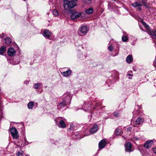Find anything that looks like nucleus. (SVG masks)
<instances>
[{
	"label": "nucleus",
	"instance_id": "7",
	"mask_svg": "<svg viewBox=\"0 0 156 156\" xmlns=\"http://www.w3.org/2000/svg\"><path fill=\"white\" fill-rule=\"evenodd\" d=\"M7 53L9 56H12L15 55L16 51L13 48H10L9 49Z\"/></svg>",
	"mask_w": 156,
	"mask_h": 156
},
{
	"label": "nucleus",
	"instance_id": "29",
	"mask_svg": "<svg viewBox=\"0 0 156 156\" xmlns=\"http://www.w3.org/2000/svg\"><path fill=\"white\" fill-rule=\"evenodd\" d=\"M132 129V128L131 127H129L127 129V132H128V133L129 134V135H130L131 133V131Z\"/></svg>",
	"mask_w": 156,
	"mask_h": 156
},
{
	"label": "nucleus",
	"instance_id": "9",
	"mask_svg": "<svg viewBox=\"0 0 156 156\" xmlns=\"http://www.w3.org/2000/svg\"><path fill=\"white\" fill-rule=\"evenodd\" d=\"M106 145V140L103 139L101 140L99 143L98 147L100 149L103 148Z\"/></svg>",
	"mask_w": 156,
	"mask_h": 156
},
{
	"label": "nucleus",
	"instance_id": "33",
	"mask_svg": "<svg viewBox=\"0 0 156 156\" xmlns=\"http://www.w3.org/2000/svg\"><path fill=\"white\" fill-rule=\"evenodd\" d=\"M142 2L143 4L144 5L147 7V8H148V6L147 5L146 2L144 1H142Z\"/></svg>",
	"mask_w": 156,
	"mask_h": 156
},
{
	"label": "nucleus",
	"instance_id": "34",
	"mask_svg": "<svg viewBox=\"0 0 156 156\" xmlns=\"http://www.w3.org/2000/svg\"><path fill=\"white\" fill-rule=\"evenodd\" d=\"M2 36H1V34H0V37H1L2 38H3L4 37V33H2Z\"/></svg>",
	"mask_w": 156,
	"mask_h": 156
},
{
	"label": "nucleus",
	"instance_id": "14",
	"mask_svg": "<svg viewBox=\"0 0 156 156\" xmlns=\"http://www.w3.org/2000/svg\"><path fill=\"white\" fill-rule=\"evenodd\" d=\"M126 62L128 63H130L131 62H132L133 61V59L132 55H128L126 58Z\"/></svg>",
	"mask_w": 156,
	"mask_h": 156
},
{
	"label": "nucleus",
	"instance_id": "3",
	"mask_svg": "<svg viewBox=\"0 0 156 156\" xmlns=\"http://www.w3.org/2000/svg\"><path fill=\"white\" fill-rule=\"evenodd\" d=\"M73 11L72 10H70V12L72 13L71 16V19L72 20H75L77 19L81 16V12H76L73 13H72Z\"/></svg>",
	"mask_w": 156,
	"mask_h": 156
},
{
	"label": "nucleus",
	"instance_id": "19",
	"mask_svg": "<svg viewBox=\"0 0 156 156\" xmlns=\"http://www.w3.org/2000/svg\"><path fill=\"white\" fill-rule=\"evenodd\" d=\"M34 105V103L33 101L29 102L27 104V107L29 109H31L33 108Z\"/></svg>",
	"mask_w": 156,
	"mask_h": 156
},
{
	"label": "nucleus",
	"instance_id": "20",
	"mask_svg": "<svg viewBox=\"0 0 156 156\" xmlns=\"http://www.w3.org/2000/svg\"><path fill=\"white\" fill-rule=\"evenodd\" d=\"M140 22L143 25V26L146 27L149 30H150V28L149 26L144 22L143 21H140Z\"/></svg>",
	"mask_w": 156,
	"mask_h": 156
},
{
	"label": "nucleus",
	"instance_id": "36",
	"mask_svg": "<svg viewBox=\"0 0 156 156\" xmlns=\"http://www.w3.org/2000/svg\"><path fill=\"white\" fill-rule=\"evenodd\" d=\"M75 135V136H76V139H77L78 138H79V137L78 136V135L77 134H76Z\"/></svg>",
	"mask_w": 156,
	"mask_h": 156
},
{
	"label": "nucleus",
	"instance_id": "4",
	"mask_svg": "<svg viewBox=\"0 0 156 156\" xmlns=\"http://www.w3.org/2000/svg\"><path fill=\"white\" fill-rule=\"evenodd\" d=\"M88 31L87 26H83L81 27L80 29V32L81 33L82 35H85L87 33Z\"/></svg>",
	"mask_w": 156,
	"mask_h": 156
},
{
	"label": "nucleus",
	"instance_id": "23",
	"mask_svg": "<svg viewBox=\"0 0 156 156\" xmlns=\"http://www.w3.org/2000/svg\"><path fill=\"white\" fill-rule=\"evenodd\" d=\"M115 133L117 135H119L121 134V131L120 129L117 128L115 130Z\"/></svg>",
	"mask_w": 156,
	"mask_h": 156
},
{
	"label": "nucleus",
	"instance_id": "6",
	"mask_svg": "<svg viewBox=\"0 0 156 156\" xmlns=\"http://www.w3.org/2000/svg\"><path fill=\"white\" fill-rule=\"evenodd\" d=\"M98 129V125L95 124L94 125L93 127L90 130L91 134H94L96 133Z\"/></svg>",
	"mask_w": 156,
	"mask_h": 156
},
{
	"label": "nucleus",
	"instance_id": "17",
	"mask_svg": "<svg viewBox=\"0 0 156 156\" xmlns=\"http://www.w3.org/2000/svg\"><path fill=\"white\" fill-rule=\"evenodd\" d=\"M6 47L2 46L0 48V54L2 55L6 51Z\"/></svg>",
	"mask_w": 156,
	"mask_h": 156
},
{
	"label": "nucleus",
	"instance_id": "18",
	"mask_svg": "<svg viewBox=\"0 0 156 156\" xmlns=\"http://www.w3.org/2000/svg\"><path fill=\"white\" fill-rule=\"evenodd\" d=\"M5 43L7 44H9L12 42V39L10 37H7L5 39Z\"/></svg>",
	"mask_w": 156,
	"mask_h": 156
},
{
	"label": "nucleus",
	"instance_id": "1",
	"mask_svg": "<svg viewBox=\"0 0 156 156\" xmlns=\"http://www.w3.org/2000/svg\"><path fill=\"white\" fill-rule=\"evenodd\" d=\"M76 5V2L71 0H63V5L65 10H67L68 9L73 8Z\"/></svg>",
	"mask_w": 156,
	"mask_h": 156
},
{
	"label": "nucleus",
	"instance_id": "30",
	"mask_svg": "<svg viewBox=\"0 0 156 156\" xmlns=\"http://www.w3.org/2000/svg\"><path fill=\"white\" fill-rule=\"evenodd\" d=\"M131 5L134 7H136V2H135L134 3H132L131 4Z\"/></svg>",
	"mask_w": 156,
	"mask_h": 156
},
{
	"label": "nucleus",
	"instance_id": "13",
	"mask_svg": "<svg viewBox=\"0 0 156 156\" xmlns=\"http://www.w3.org/2000/svg\"><path fill=\"white\" fill-rule=\"evenodd\" d=\"M59 125H58L59 127L62 128H64L66 127V124L63 120H60L59 122Z\"/></svg>",
	"mask_w": 156,
	"mask_h": 156
},
{
	"label": "nucleus",
	"instance_id": "21",
	"mask_svg": "<svg viewBox=\"0 0 156 156\" xmlns=\"http://www.w3.org/2000/svg\"><path fill=\"white\" fill-rule=\"evenodd\" d=\"M66 102L65 101H63L61 102L58 105V106H60L61 107L65 106L66 105Z\"/></svg>",
	"mask_w": 156,
	"mask_h": 156
},
{
	"label": "nucleus",
	"instance_id": "37",
	"mask_svg": "<svg viewBox=\"0 0 156 156\" xmlns=\"http://www.w3.org/2000/svg\"><path fill=\"white\" fill-rule=\"evenodd\" d=\"M132 16H133L134 18H135V19H136V17L135 15H133Z\"/></svg>",
	"mask_w": 156,
	"mask_h": 156
},
{
	"label": "nucleus",
	"instance_id": "31",
	"mask_svg": "<svg viewBox=\"0 0 156 156\" xmlns=\"http://www.w3.org/2000/svg\"><path fill=\"white\" fill-rule=\"evenodd\" d=\"M108 49L110 51H112V49H113L112 46H111V45L109 46L108 47Z\"/></svg>",
	"mask_w": 156,
	"mask_h": 156
},
{
	"label": "nucleus",
	"instance_id": "44",
	"mask_svg": "<svg viewBox=\"0 0 156 156\" xmlns=\"http://www.w3.org/2000/svg\"><path fill=\"white\" fill-rule=\"evenodd\" d=\"M137 140H139V139H138V138H137Z\"/></svg>",
	"mask_w": 156,
	"mask_h": 156
},
{
	"label": "nucleus",
	"instance_id": "32",
	"mask_svg": "<svg viewBox=\"0 0 156 156\" xmlns=\"http://www.w3.org/2000/svg\"><path fill=\"white\" fill-rule=\"evenodd\" d=\"M114 115L116 117H119V114L117 112H115L114 113Z\"/></svg>",
	"mask_w": 156,
	"mask_h": 156
},
{
	"label": "nucleus",
	"instance_id": "28",
	"mask_svg": "<svg viewBox=\"0 0 156 156\" xmlns=\"http://www.w3.org/2000/svg\"><path fill=\"white\" fill-rule=\"evenodd\" d=\"M23 153V151L20 150V151L17 152L16 154V156H20V155H22Z\"/></svg>",
	"mask_w": 156,
	"mask_h": 156
},
{
	"label": "nucleus",
	"instance_id": "10",
	"mask_svg": "<svg viewBox=\"0 0 156 156\" xmlns=\"http://www.w3.org/2000/svg\"><path fill=\"white\" fill-rule=\"evenodd\" d=\"M51 33L48 30H44L43 33V36L46 37L48 38L51 36Z\"/></svg>",
	"mask_w": 156,
	"mask_h": 156
},
{
	"label": "nucleus",
	"instance_id": "25",
	"mask_svg": "<svg viewBox=\"0 0 156 156\" xmlns=\"http://www.w3.org/2000/svg\"><path fill=\"white\" fill-rule=\"evenodd\" d=\"M137 7H138V10L139 11H140L141 9V8L140 7L142 6V4L140 2H137Z\"/></svg>",
	"mask_w": 156,
	"mask_h": 156
},
{
	"label": "nucleus",
	"instance_id": "12",
	"mask_svg": "<svg viewBox=\"0 0 156 156\" xmlns=\"http://www.w3.org/2000/svg\"><path fill=\"white\" fill-rule=\"evenodd\" d=\"M71 73V70L70 69H68L66 71L63 72L62 74L64 76L67 77L70 75Z\"/></svg>",
	"mask_w": 156,
	"mask_h": 156
},
{
	"label": "nucleus",
	"instance_id": "39",
	"mask_svg": "<svg viewBox=\"0 0 156 156\" xmlns=\"http://www.w3.org/2000/svg\"><path fill=\"white\" fill-rule=\"evenodd\" d=\"M55 121L56 123H57V121H56V119H55Z\"/></svg>",
	"mask_w": 156,
	"mask_h": 156
},
{
	"label": "nucleus",
	"instance_id": "11",
	"mask_svg": "<svg viewBox=\"0 0 156 156\" xmlns=\"http://www.w3.org/2000/svg\"><path fill=\"white\" fill-rule=\"evenodd\" d=\"M85 12L86 13L87 15L91 14L94 12V9L93 7H90L87 9H86Z\"/></svg>",
	"mask_w": 156,
	"mask_h": 156
},
{
	"label": "nucleus",
	"instance_id": "5",
	"mask_svg": "<svg viewBox=\"0 0 156 156\" xmlns=\"http://www.w3.org/2000/svg\"><path fill=\"white\" fill-rule=\"evenodd\" d=\"M125 151L126 152H130L133 151L132 148V145L131 143L129 142L127 143L125 146Z\"/></svg>",
	"mask_w": 156,
	"mask_h": 156
},
{
	"label": "nucleus",
	"instance_id": "8",
	"mask_svg": "<svg viewBox=\"0 0 156 156\" xmlns=\"http://www.w3.org/2000/svg\"><path fill=\"white\" fill-rule=\"evenodd\" d=\"M153 143L152 140L147 141L144 145V147L147 149L150 148L152 145Z\"/></svg>",
	"mask_w": 156,
	"mask_h": 156
},
{
	"label": "nucleus",
	"instance_id": "38",
	"mask_svg": "<svg viewBox=\"0 0 156 156\" xmlns=\"http://www.w3.org/2000/svg\"><path fill=\"white\" fill-rule=\"evenodd\" d=\"M127 75L128 76H132L133 75L132 74H129V73Z\"/></svg>",
	"mask_w": 156,
	"mask_h": 156
},
{
	"label": "nucleus",
	"instance_id": "47",
	"mask_svg": "<svg viewBox=\"0 0 156 156\" xmlns=\"http://www.w3.org/2000/svg\"><path fill=\"white\" fill-rule=\"evenodd\" d=\"M94 109H95V108H94Z\"/></svg>",
	"mask_w": 156,
	"mask_h": 156
},
{
	"label": "nucleus",
	"instance_id": "22",
	"mask_svg": "<svg viewBox=\"0 0 156 156\" xmlns=\"http://www.w3.org/2000/svg\"><path fill=\"white\" fill-rule=\"evenodd\" d=\"M52 13L53 15L55 16H58V11L56 9H54L52 10Z\"/></svg>",
	"mask_w": 156,
	"mask_h": 156
},
{
	"label": "nucleus",
	"instance_id": "24",
	"mask_svg": "<svg viewBox=\"0 0 156 156\" xmlns=\"http://www.w3.org/2000/svg\"><path fill=\"white\" fill-rule=\"evenodd\" d=\"M41 84L40 83H35L34 85V88L35 89H37L40 88Z\"/></svg>",
	"mask_w": 156,
	"mask_h": 156
},
{
	"label": "nucleus",
	"instance_id": "15",
	"mask_svg": "<svg viewBox=\"0 0 156 156\" xmlns=\"http://www.w3.org/2000/svg\"><path fill=\"white\" fill-rule=\"evenodd\" d=\"M148 34L149 33L152 36V37L156 39V30L155 31H151L150 29L149 30V32H148Z\"/></svg>",
	"mask_w": 156,
	"mask_h": 156
},
{
	"label": "nucleus",
	"instance_id": "46",
	"mask_svg": "<svg viewBox=\"0 0 156 156\" xmlns=\"http://www.w3.org/2000/svg\"><path fill=\"white\" fill-rule=\"evenodd\" d=\"M138 150H139V151H140V149H138Z\"/></svg>",
	"mask_w": 156,
	"mask_h": 156
},
{
	"label": "nucleus",
	"instance_id": "41",
	"mask_svg": "<svg viewBox=\"0 0 156 156\" xmlns=\"http://www.w3.org/2000/svg\"><path fill=\"white\" fill-rule=\"evenodd\" d=\"M125 139H126L127 138V137H124Z\"/></svg>",
	"mask_w": 156,
	"mask_h": 156
},
{
	"label": "nucleus",
	"instance_id": "45",
	"mask_svg": "<svg viewBox=\"0 0 156 156\" xmlns=\"http://www.w3.org/2000/svg\"><path fill=\"white\" fill-rule=\"evenodd\" d=\"M135 122H136V120L135 121Z\"/></svg>",
	"mask_w": 156,
	"mask_h": 156
},
{
	"label": "nucleus",
	"instance_id": "26",
	"mask_svg": "<svg viewBox=\"0 0 156 156\" xmlns=\"http://www.w3.org/2000/svg\"><path fill=\"white\" fill-rule=\"evenodd\" d=\"M82 1L83 3L90 4L91 3V0H82Z\"/></svg>",
	"mask_w": 156,
	"mask_h": 156
},
{
	"label": "nucleus",
	"instance_id": "16",
	"mask_svg": "<svg viewBox=\"0 0 156 156\" xmlns=\"http://www.w3.org/2000/svg\"><path fill=\"white\" fill-rule=\"evenodd\" d=\"M144 121L143 119L140 117L137 119V125H141L143 124V122Z\"/></svg>",
	"mask_w": 156,
	"mask_h": 156
},
{
	"label": "nucleus",
	"instance_id": "35",
	"mask_svg": "<svg viewBox=\"0 0 156 156\" xmlns=\"http://www.w3.org/2000/svg\"><path fill=\"white\" fill-rule=\"evenodd\" d=\"M153 151L155 154H156V147L153 149Z\"/></svg>",
	"mask_w": 156,
	"mask_h": 156
},
{
	"label": "nucleus",
	"instance_id": "43",
	"mask_svg": "<svg viewBox=\"0 0 156 156\" xmlns=\"http://www.w3.org/2000/svg\"><path fill=\"white\" fill-rule=\"evenodd\" d=\"M25 156H30L29 155H27Z\"/></svg>",
	"mask_w": 156,
	"mask_h": 156
},
{
	"label": "nucleus",
	"instance_id": "27",
	"mask_svg": "<svg viewBox=\"0 0 156 156\" xmlns=\"http://www.w3.org/2000/svg\"><path fill=\"white\" fill-rule=\"evenodd\" d=\"M128 39V37L125 36H123L122 37V41L123 42H126Z\"/></svg>",
	"mask_w": 156,
	"mask_h": 156
},
{
	"label": "nucleus",
	"instance_id": "40",
	"mask_svg": "<svg viewBox=\"0 0 156 156\" xmlns=\"http://www.w3.org/2000/svg\"><path fill=\"white\" fill-rule=\"evenodd\" d=\"M155 64H156V58H155Z\"/></svg>",
	"mask_w": 156,
	"mask_h": 156
},
{
	"label": "nucleus",
	"instance_id": "42",
	"mask_svg": "<svg viewBox=\"0 0 156 156\" xmlns=\"http://www.w3.org/2000/svg\"><path fill=\"white\" fill-rule=\"evenodd\" d=\"M111 0L114 1V2H115V0Z\"/></svg>",
	"mask_w": 156,
	"mask_h": 156
},
{
	"label": "nucleus",
	"instance_id": "2",
	"mask_svg": "<svg viewBox=\"0 0 156 156\" xmlns=\"http://www.w3.org/2000/svg\"><path fill=\"white\" fill-rule=\"evenodd\" d=\"M10 131L11 135L14 139H16L18 138L19 135L16 128L14 127L12 128L11 129Z\"/></svg>",
	"mask_w": 156,
	"mask_h": 156
}]
</instances>
